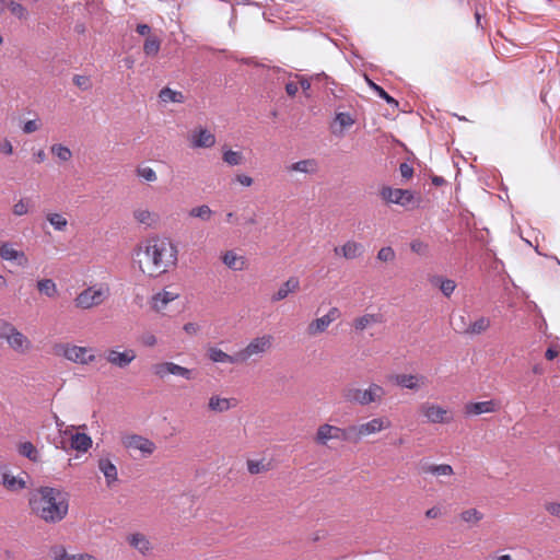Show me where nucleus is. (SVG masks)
<instances>
[{"mask_svg": "<svg viewBox=\"0 0 560 560\" xmlns=\"http://www.w3.org/2000/svg\"><path fill=\"white\" fill-rule=\"evenodd\" d=\"M136 32L141 36H151V26L144 23H140L137 25Z\"/></svg>", "mask_w": 560, "mask_h": 560, "instance_id": "59", "label": "nucleus"}, {"mask_svg": "<svg viewBox=\"0 0 560 560\" xmlns=\"http://www.w3.org/2000/svg\"><path fill=\"white\" fill-rule=\"evenodd\" d=\"M88 354V349L84 347H78V346H67L63 350V355L66 359L75 362L85 364L89 362H92L94 360V355Z\"/></svg>", "mask_w": 560, "mask_h": 560, "instance_id": "12", "label": "nucleus"}, {"mask_svg": "<svg viewBox=\"0 0 560 560\" xmlns=\"http://www.w3.org/2000/svg\"><path fill=\"white\" fill-rule=\"evenodd\" d=\"M399 171L401 176L406 179L411 178L413 175V167L406 162L399 165Z\"/></svg>", "mask_w": 560, "mask_h": 560, "instance_id": "57", "label": "nucleus"}, {"mask_svg": "<svg viewBox=\"0 0 560 560\" xmlns=\"http://www.w3.org/2000/svg\"><path fill=\"white\" fill-rule=\"evenodd\" d=\"M97 467L104 474L108 487L117 481V468L109 458H100Z\"/></svg>", "mask_w": 560, "mask_h": 560, "instance_id": "21", "label": "nucleus"}, {"mask_svg": "<svg viewBox=\"0 0 560 560\" xmlns=\"http://www.w3.org/2000/svg\"><path fill=\"white\" fill-rule=\"evenodd\" d=\"M430 281L433 285L439 287L441 292L447 298L451 296L456 288L454 280L445 279L441 276H433Z\"/></svg>", "mask_w": 560, "mask_h": 560, "instance_id": "30", "label": "nucleus"}, {"mask_svg": "<svg viewBox=\"0 0 560 560\" xmlns=\"http://www.w3.org/2000/svg\"><path fill=\"white\" fill-rule=\"evenodd\" d=\"M136 359V352L132 349H127L124 352L108 350L106 360L115 366L125 369Z\"/></svg>", "mask_w": 560, "mask_h": 560, "instance_id": "10", "label": "nucleus"}, {"mask_svg": "<svg viewBox=\"0 0 560 560\" xmlns=\"http://www.w3.org/2000/svg\"><path fill=\"white\" fill-rule=\"evenodd\" d=\"M490 327V319L487 317H479L474 323H469L468 326L459 327L458 332L468 335H479L486 331Z\"/></svg>", "mask_w": 560, "mask_h": 560, "instance_id": "20", "label": "nucleus"}, {"mask_svg": "<svg viewBox=\"0 0 560 560\" xmlns=\"http://www.w3.org/2000/svg\"><path fill=\"white\" fill-rule=\"evenodd\" d=\"M47 220L58 231H63L68 224L66 218L58 213L49 214Z\"/></svg>", "mask_w": 560, "mask_h": 560, "instance_id": "45", "label": "nucleus"}, {"mask_svg": "<svg viewBox=\"0 0 560 560\" xmlns=\"http://www.w3.org/2000/svg\"><path fill=\"white\" fill-rule=\"evenodd\" d=\"M368 85L376 93L378 97L384 100L392 107L398 108L399 103L393 96H390L381 85L376 84L369 78H366Z\"/></svg>", "mask_w": 560, "mask_h": 560, "instance_id": "32", "label": "nucleus"}, {"mask_svg": "<svg viewBox=\"0 0 560 560\" xmlns=\"http://www.w3.org/2000/svg\"><path fill=\"white\" fill-rule=\"evenodd\" d=\"M383 429L384 421L382 418H374L366 423L354 425V433H357L358 435V443L360 442L362 436L380 432Z\"/></svg>", "mask_w": 560, "mask_h": 560, "instance_id": "16", "label": "nucleus"}, {"mask_svg": "<svg viewBox=\"0 0 560 560\" xmlns=\"http://www.w3.org/2000/svg\"><path fill=\"white\" fill-rule=\"evenodd\" d=\"M153 372L161 378L167 374L177 375L188 381L195 378L194 370L180 366L174 362L156 363L153 365Z\"/></svg>", "mask_w": 560, "mask_h": 560, "instance_id": "6", "label": "nucleus"}, {"mask_svg": "<svg viewBox=\"0 0 560 560\" xmlns=\"http://www.w3.org/2000/svg\"><path fill=\"white\" fill-rule=\"evenodd\" d=\"M124 445L127 448L139 450L143 454H152L154 452V450H155V444L152 441H150V440H148L145 438H142L140 435H137V434L127 436L124 440Z\"/></svg>", "mask_w": 560, "mask_h": 560, "instance_id": "11", "label": "nucleus"}, {"mask_svg": "<svg viewBox=\"0 0 560 560\" xmlns=\"http://www.w3.org/2000/svg\"><path fill=\"white\" fill-rule=\"evenodd\" d=\"M208 357L211 361L221 363H228V360L230 359V354L215 347H211L208 350Z\"/></svg>", "mask_w": 560, "mask_h": 560, "instance_id": "42", "label": "nucleus"}, {"mask_svg": "<svg viewBox=\"0 0 560 560\" xmlns=\"http://www.w3.org/2000/svg\"><path fill=\"white\" fill-rule=\"evenodd\" d=\"M467 415H481L495 411V402L493 400L468 402L465 406Z\"/></svg>", "mask_w": 560, "mask_h": 560, "instance_id": "19", "label": "nucleus"}, {"mask_svg": "<svg viewBox=\"0 0 560 560\" xmlns=\"http://www.w3.org/2000/svg\"><path fill=\"white\" fill-rule=\"evenodd\" d=\"M460 517L466 523H477L482 520L483 514L476 509H468L460 513Z\"/></svg>", "mask_w": 560, "mask_h": 560, "instance_id": "41", "label": "nucleus"}, {"mask_svg": "<svg viewBox=\"0 0 560 560\" xmlns=\"http://www.w3.org/2000/svg\"><path fill=\"white\" fill-rule=\"evenodd\" d=\"M133 215L136 218V220L139 222V223H143V224H147V225H151V212L148 211V210H136L133 212Z\"/></svg>", "mask_w": 560, "mask_h": 560, "instance_id": "52", "label": "nucleus"}, {"mask_svg": "<svg viewBox=\"0 0 560 560\" xmlns=\"http://www.w3.org/2000/svg\"><path fill=\"white\" fill-rule=\"evenodd\" d=\"M28 212V200L21 199L13 206V213L15 215H24Z\"/></svg>", "mask_w": 560, "mask_h": 560, "instance_id": "53", "label": "nucleus"}, {"mask_svg": "<svg viewBox=\"0 0 560 560\" xmlns=\"http://www.w3.org/2000/svg\"><path fill=\"white\" fill-rule=\"evenodd\" d=\"M410 249L418 255L425 256L429 252V246L420 240H413L410 243Z\"/></svg>", "mask_w": 560, "mask_h": 560, "instance_id": "49", "label": "nucleus"}, {"mask_svg": "<svg viewBox=\"0 0 560 560\" xmlns=\"http://www.w3.org/2000/svg\"><path fill=\"white\" fill-rule=\"evenodd\" d=\"M161 48V39L156 35L148 36L143 44V52L148 57L156 56Z\"/></svg>", "mask_w": 560, "mask_h": 560, "instance_id": "34", "label": "nucleus"}, {"mask_svg": "<svg viewBox=\"0 0 560 560\" xmlns=\"http://www.w3.org/2000/svg\"><path fill=\"white\" fill-rule=\"evenodd\" d=\"M222 259L223 264L233 270H242L245 265L243 257H237L232 250H228Z\"/></svg>", "mask_w": 560, "mask_h": 560, "instance_id": "36", "label": "nucleus"}, {"mask_svg": "<svg viewBox=\"0 0 560 560\" xmlns=\"http://www.w3.org/2000/svg\"><path fill=\"white\" fill-rule=\"evenodd\" d=\"M145 255L156 268L166 271L177 262V247L167 238H152L147 242Z\"/></svg>", "mask_w": 560, "mask_h": 560, "instance_id": "2", "label": "nucleus"}, {"mask_svg": "<svg viewBox=\"0 0 560 560\" xmlns=\"http://www.w3.org/2000/svg\"><path fill=\"white\" fill-rule=\"evenodd\" d=\"M288 171L314 174L317 172V162L314 159L301 160L288 166Z\"/></svg>", "mask_w": 560, "mask_h": 560, "instance_id": "27", "label": "nucleus"}, {"mask_svg": "<svg viewBox=\"0 0 560 560\" xmlns=\"http://www.w3.org/2000/svg\"><path fill=\"white\" fill-rule=\"evenodd\" d=\"M236 180L242 184L243 186H250L253 184V178L250 176H247L245 174H238L236 175Z\"/></svg>", "mask_w": 560, "mask_h": 560, "instance_id": "64", "label": "nucleus"}, {"mask_svg": "<svg viewBox=\"0 0 560 560\" xmlns=\"http://www.w3.org/2000/svg\"><path fill=\"white\" fill-rule=\"evenodd\" d=\"M298 91H299L298 83L290 81V82H288V83L285 84V92H287V94H288L289 96H295V94L298 93Z\"/></svg>", "mask_w": 560, "mask_h": 560, "instance_id": "63", "label": "nucleus"}, {"mask_svg": "<svg viewBox=\"0 0 560 560\" xmlns=\"http://www.w3.org/2000/svg\"><path fill=\"white\" fill-rule=\"evenodd\" d=\"M385 395V390L377 384H372L368 389L348 387L343 390V398L347 401L355 402L362 406L380 401Z\"/></svg>", "mask_w": 560, "mask_h": 560, "instance_id": "4", "label": "nucleus"}, {"mask_svg": "<svg viewBox=\"0 0 560 560\" xmlns=\"http://www.w3.org/2000/svg\"><path fill=\"white\" fill-rule=\"evenodd\" d=\"M0 338H5L14 350L22 349L23 345L28 342L27 338L8 322H3L0 326Z\"/></svg>", "mask_w": 560, "mask_h": 560, "instance_id": "7", "label": "nucleus"}, {"mask_svg": "<svg viewBox=\"0 0 560 560\" xmlns=\"http://www.w3.org/2000/svg\"><path fill=\"white\" fill-rule=\"evenodd\" d=\"M212 214V210L207 205H202L199 207H195L189 211V215L194 218H199L202 221L210 220Z\"/></svg>", "mask_w": 560, "mask_h": 560, "instance_id": "39", "label": "nucleus"}, {"mask_svg": "<svg viewBox=\"0 0 560 560\" xmlns=\"http://www.w3.org/2000/svg\"><path fill=\"white\" fill-rule=\"evenodd\" d=\"M420 411L427 417L428 421L432 423H450L453 419L446 409L429 402L422 404Z\"/></svg>", "mask_w": 560, "mask_h": 560, "instance_id": "8", "label": "nucleus"}, {"mask_svg": "<svg viewBox=\"0 0 560 560\" xmlns=\"http://www.w3.org/2000/svg\"><path fill=\"white\" fill-rule=\"evenodd\" d=\"M546 510L553 516H557L560 518V503L558 502H551L546 504Z\"/></svg>", "mask_w": 560, "mask_h": 560, "instance_id": "58", "label": "nucleus"}, {"mask_svg": "<svg viewBox=\"0 0 560 560\" xmlns=\"http://www.w3.org/2000/svg\"><path fill=\"white\" fill-rule=\"evenodd\" d=\"M247 469H248L249 474L257 475V474L269 470V464H264L262 460L248 459L247 460Z\"/></svg>", "mask_w": 560, "mask_h": 560, "instance_id": "43", "label": "nucleus"}, {"mask_svg": "<svg viewBox=\"0 0 560 560\" xmlns=\"http://www.w3.org/2000/svg\"><path fill=\"white\" fill-rule=\"evenodd\" d=\"M395 257V250L390 246L382 247L377 253V259L384 262L393 261Z\"/></svg>", "mask_w": 560, "mask_h": 560, "instance_id": "46", "label": "nucleus"}, {"mask_svg": "<svg viewBox=\"0 0 560 560\" xmlns=\"http://www.w3.org/2000/svg\"><path fill=\"white\" fill-rule=\"evenodd\" d=\"M424 380V376L412 374H397L395 376L396 384L408 389H417L419 387V382L423 384Z\"/></svg>", "mask_w": 560, "mask_h": 560, "instance_id": "24", "label": "nucleus"}, {"mask_svg": "<svg viewBox=\"0 0 560 560\" xmlns=\"http://www.w3.org/2000/svg\"><path fill=\"white\" fill-rule=\"evenodd\" d=\"M28 506L45 523L57 524L68 514L69 494L55 487L42 486L30 493Z\"/></svg>", "mask_w": 560, "mask_h": 560, "instance_id": "1", "label": "nucleus"}, {"mask_svg": "<svg viewBox=\"0 0 560 560\" xmlns=\"http://www.w3.org/2000/svg\"><path fill=\"white\" fill-rule=\"evenodd\" d=\"M156 294H158V296H161L163 299L164 303H167V304L170 302L174 301L176 298H178V294L168 292L166 290H163L162 292H159Z\"/></svg>", "mask_w": 560, "mask_h": 560, "instance_id": "60", "label": "nucleus"}, {"mask_svg": "<svg viewBox=\"0 0 560 560\" xmlns=\"http://www.w3.org/2000/svg\"><path fill=\"white\" fill-rule=\"evenodd\" d=\"M0 483L10 491L24 489L26 483L23 479L12 476L8 470H0Z\"/></svg>", "mask_w": 560, "mask_h": 560, "instance_id": "23", "label": "nucleus"}, {"mask_svg": "<svg viewBox=\"0 0 560 560\" xmlns=\"http://www.w3.org/2000/svg\"><path fill=\"white\" fill-rule=\"evenodd\" d=\"M272 337L265 335L262 337L254 338L244 349L250 358L254 354H260L267 351L271 347Z\"/></svg>", "mask_w": 560, "mask_h": 560, "instance_id": "13", "label": "nucleus"}, {"mask_svg": "<svg viewBox=\"0 0 560 560\" xmlns=\"http://www.w3.org/2000/svg\"><path fill=\"white\" fill-rule=\"evenodd\" d=\"M38 129L36 120H28L24 124L23 131L25 133H32Z\"/></svg>", "mask_w": 560, "mask_h": 560, "instance_id": "62", "label": "nucleus"}, {"mask_svg": "<svg viewBox=\"0 0 560 560\" xmlns=\"http://www.w3.org/2000/svg\"><path fill=\"white\" fill-rule=\"evenodd\" d=\"M339 250H341L342 256L347 259H354L359 256H361L363 252V246L360 243L348 241L342 247H336L335 253L339 254Z\"/></svg>", "mask_w": 560, "mask_h": 560, "instance_id": "26", "label": "nucleus"}, {"mask_svg": "<svg viewBox=\"0 0 560 560\" xmlns=\"http://www.w3.org/2000/svg\"><path fill=\"white\" fill-rule=\"evenodd\" d=\"M486 14V8L485 5H476L475 8V19H476V24L478 27L480 28H485L483 25L481 24V18Z\"/></svg>", "mask_w": 560, "mask_h": 560, "instance_id": "56", "label": "nucleus"}, {"mask_svg": "<svg viewBox=\"0 0 560 560\" xmlns=\"http://www.w3.org/2000/svg\"><path fill=\"white\" fill-rule=\"evenodd\" d=\"M49 556L54 560H83L84 556L81 553L69 555L62 545H55L49 550Z\"/></svg>", "mask_w": 560, "mask_h": 560, "instance_id": "29", "label": "nucleus"}, {"mask_svg": "<svg viewBox=\"0 0 560 560\" xmlns=\"http://www.w3.org/2000/svg\"><path fill=\"white\" fill-rule=\"evenodd\" d=\"M37 289L42 294L48 298H54L58 294L56 283L51 279H42L37 281Z\"/></svg>", "mask_w": 560, "mask_h": 560, "instance_id": "37", "label": "nucleus"}, {"mask_svg": "<svg viewBox=\"0 0 560 560\" xmlns=\"http://www.w3.org/2000/svg\"><path fill=\"white\" fill-rule=\"evenodd\" d=\"M0 257L4 260H16L20 266L27 261L24 252L12 248L10 243L0 245Z\"/></svg>", "mask_w": 560, "mask_h": 560, "instance_id": "17", "label": "nucleus"}, {"mask_svg": "<svg viewBox=\"0 0 560 560\" xmlns=\"http://www.w3.org/2000/svg\"><path fill=\"white\" fill-rule=\"evenodd\" d=\"M73 83L82 91H88L92 88L91 79L88 75L75 74L73 77Z\"/></svg>", "mask_w": 560, "mask_h": 560, "instance_id": "47", "label": "nucleus"}, {"mask_svg": "<svg viewBox=\"0 0 560 560\" xmlns=\"http://www.w3.org/2000/svg\"><path fill=\"white\" fill-rule=\"evenodd\" d=\"M70 446L78 452H86L92 446V439L85 433L77 432L71 435Z\"/></svg>", "mask_w": 560, "mask_h": 560, "instance_id": "25", "label": "nucleus"}, {"mask_svg": "<svg viewBox=\"0 0 560 560\" xmlns=\"http://www.w3.org/2000/svg\"><path fill=\"white\" fill-rule=\"evenodd\" d=\"M223 161L231 166L240 165L243 163V154L238 151L226 150L222 156Z\"/></svg>", "mask_w": 560, "mask_h": 560, "instance_id": "38", "label": "nucleus"}, {"mask_svg": "<svg viewBox=\"0 0 560 560\" xmlns=\"http://www.w3.org/2000/svg\"><path fill=\"white\" fill-rule=\"evenodd\" d=\"M420 474H431L434 476H451L454 474L453 468L448 464L434 465L427 460H421L419 464Z\"/></svg>", "mask_w": 560, "mask_h": 560, "instance_id": "14", "label": "nucleus"}, {"mask_svg": "<svg viewBox=\"0 0 560 560\" xmlns=\"http://www.w3.org/2000/svg\"><path fill=\"white\" fill-rule=\"evenodd\" d=\"M380 197L386 203H395L405 208H408L415 201L412 190L390 186H383L380 190Z\"/></svg>", "mask_w": 560, "mask_h": 560, "instance_id": "5", "label": "nucleus"}, {"mask_svg": "<svg viewBox=\"0 0 560 560\" xmlns=\"http://www.w3.org/2000/svg\"><path fill=\"white\" fill-rule=\"evenodd\" d=\"M51 153L62 162L69 161L72 156L71 150L62 144H54L51 147Z\"/></svg>", "mask_w": 560, "mask_h": 560, "instance_id": "40", "label": "nucleus"}, {"mask_svg": "<svg viewBox=\"0 0 560 560\" xmlns=\"http://www.w3.org/2000/svg\"><path fill=\"white\" fill-rule=\"evenodd\" d=\"M336 121L340 125V127L348 128L354 124V119L349 113H337Z\"/></svg>", "mask_w": 560, "mask_h": 560, "instance_id": "50", "label": "nucleus"}, {"mask_svg": "<svg viewBox=\"0 0 560 560\" xmlns=\"http://www.w3.org/2000/svg\"><path fill=\"white\" fill-rule=\"evenodd\" d=\"M104 292L102 290H95L88 288L82 291L75 299V305L81 308H90L94 305H98L104 301Z\"/></svg>", "mask_w": 560, "mask_h": 560, "instance_id": "9", "label": "nucleus"}, {"mask_svg": "<svg viewBox=\"0 0 560 560\" xmlns=\"http://www.w3.org/2000/svg\"><path fill=\"white\" fill-rule=\"evenodd\" d=\"M159 97L164 103H167V102L184 103L185 102V96H184V94L182 92L174 91V90H172L171 88H167V86L163 88L160 91Z\"/></svg>", "mask_w": 560, "mask_h": 560, "instance_id": "33", "label": "nucleus"}, {"mask_svg": "<svg viewBox=\"0 0 560 560\" xmlns=\"http://www.w3.org/2000/svg\"><path fill=\"white\" fill-rule=\"evenodd\" d=\"M0 152L7 155H11L13 153V147L9 140H4L0 143Z\"/></svg>", "mask_w": 560, "mask_h": 560, "instance_id": "61", "label": "nucleus"}, {"mask_svg": "<svg viewBox=\"0 0 560 560\" xmlns=\"http://www.w3.org/2000/svg\"><path fill=\"white\" fill-rule=\"evenodd\" d=\"M248 355L245 351V349H242L241 351L230 354V359L228 360V363L236 364V363H243L248 360Z\"/></svg>", "mask_w": 560, "mask_h": 560, "instance_id": "54", "label": "nucleus"}, {"mask_svg": "<svg viewBox=\"0 0 560 560\" xmlns=\"http://www.w3.org/2000/svg\"><path fill=\"white\" fill-rule=\"evenodd\" d=\"M329 440H340L350 443H358V435L354 433V425L338 428L328 423L322 424L316 432L317 444L326 445Z\"/></svg>", "mask_w": 560, "mask_h": 560, "instance_id": "3", "label": "nucleus"}, {"mask_svg": "<svg viewBox=\"0 0 560 560\" xmlns=\"http://www.w3.org/2000/svg\"><path fill=\"white\" fill-rule=\"evenodd\" d=\"M373 322H375V316L371 315V314H366V315H363L361 317H358L354 320V327L358 330H363Z\"/></svg>", "mask_w": 560, "mask_h": 560, "instance_id": "48", "label": "nucleus"}, {"mask_svg": "<svg viewBox=\"0 0 560 560\" xmlns=\"http://www.w3.org/2000/svg\"><path fill=\"white\" fill-rule=\"evenodd\" d=\"M137 174L145 179L147 182H155L156 180V173L151 167H138Z\"/></svg>", "mask_w": 560, "mask_h": 560, "instance_id": "51", "label": "nucleus"}, {"mask_svg": "<svg viewBox=\"0 0 560 560\" xmlns=\"http://www.w3.org/2000/svg\"><path fill=\"white\" fill-rule=\"evenodd\" d=\"M311 80L316 81V82H325L326 85L327 84H332V85L336 84V82L330 77H328L325 72H320V73H316V74L312 75Z\"/></svg>", "mask_w": 560, "mask_h": 560, "instance_id": "55", "label": "nucleus"}, {"mask_svg": "<svg viewBox=\"0 0 560 560\" xmlns=\"http://www.w3.org/2000/svg\"><path fill=\"white\" fill-rule=\"evenodd\" d=\"M215 143V137L207 129H199L192 136V147L195 148H211Z\"/></svg>", "mask_w": 560, "mask_h": 560, "instance_id": "22", "label": "nucleus"}, {"mask_svg": "<svg viewBox=\"0 0 560 560\" xmlns=\"http://www.w3.org/2000/svg\"><path fill=\"white\" fill-rule=\"evenodd\" d=\"M18 452L21 456H24L34 463L39 462V452L32 442L26 441L20 443Z\"/></svg>", "mask_w": 560, "mask_h": 560, "instance_id": "31", "label": "nucleus"}, {"mask_svg": "<svg viewBox=\"0 0 560 560\" xmlns=\"http://www.w3.org/2000/svg\"><path fill=\"white\" fill-rule=\"evenodd\" d=\"M329 325V318L324 315L308 324L307 334L311 336H315L317 334L324 332Z\"/></svg>", "mask_w": 560, "mask_h": 560, "instance_id": "35", "label": "nucleus"}, {"mask_svg": "<svg viewBox=\"0 0 560 560\" xmlns=\"http://www.w3.org/2000/svg\"><path fill=\"white\" fill-rule=\"evenodd\" d=\"M8 9L14 16H16L20 20L25 19L27 15V10L25 9V7H23L21 3L16 1L11 0L8 3Z\"/></svg>", "mask_w": 560, "mask_h": 560, "instance_id": "44", "label": "nucleus"}, {"mask_svg": "<svg viewBox=\"0 0 560 560\" xmlns=\"http://www.w3.org/2000/svg\"><path fill=\"white\" fill-rule=\"evenodd\" d=\"M128 542L142 555H145L152 548L147 537L140 533L131 534L128 537Z\"/></svg>", "mask_w": 560, "mask_h": 560, "instance_id": "28", "label": "nucleus"}, {"mask_svg": "<svg viewBox=\"0 0 560 560\" xmlns=\"http://www.w3.org/2000/svg\"><path fill=\"white\" fill-rule=\"evenodd\" d=\"M300 289V280L298 277H290L281 284L279 290L271 296V302L284 300L290 293H294Z\"/></svg>", "mask_w": 560, "mask_h": 560, "instance_id": "15", "label": "nucleus"}, {"mask_svg": "<svg viewBox=\"0 0 560 560\" xmlns=\"http://www.w3.org/2000/svg\"><path fill=\"white\" fill-rule=\"evenodd\" d=\"M237 405V400L235 398H221L217 395L210 397L208 407L211 411L214 412H224L229 409L235 407Z\"/></svg>", "mask_w": 560, "mask_h": 560, "instance_id": "18", "label": "nucleus"}]
</instances>
